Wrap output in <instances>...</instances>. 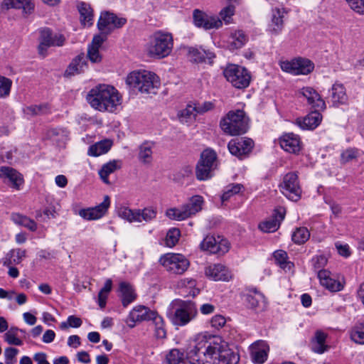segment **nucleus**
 <instances>
[{
    "label": "nucleus",
    "instance_id": "obj_1",
    "mask_svg": "<svg viewBox=\"0 0 364 364\" xmlns=\"http://www.w3.org/2000/svg\"><path fill=\"white\" fill-rule=\"evenodd\" d=\"M90 106L100 112H114L122 104V96L114 87L98 85L92 88L86 96Z\"/></svg>",
    "mask_w": 364,
    "mask_h": 364
},
{
    "label": "nucleus",
    "instance_id": "obj_2",
    "mask_svg": "<svg viewBox=\"0 0 364 364\" xmlns=\"http://www.w3.org/2000/svg\"><path fill=\"white\" fill-rule=\"evenodd\" d=\"M129 87L141 94L156 95L160 87L159 77L154 73L147 70H134L126 79Z\"/></svg>",
    "mask_w": 364,
    "mask_h": 364
},
{
    "label": "nucleus",
    "instance_id": "obj_3",
    "mask_svg": "<svg viewBox=\"0 0 364 364\" xmlns=\"http://www.w3.org/2000/svg\"><path fill=\"white\" fill-rule=\"evenodd\" d=\"M220 126L228 135H241L249 129V119L243 110H231L220 120Z\"/></svg>",
    "mask_w": 364,
    "mask_h": 364
},
{
    "label": "nucleus",
    "instance_id": "obj_4",
    "mask_svg": "<svg viewBox=\"0 0 364 364\" xmlns=\"http://www.w3.org/2000/svg\"><path fill=\"white\" fill-rule=\"evenodd\" d=\"M172 48L173 38L171 34L158 32L153 36L147 50L149 55L163 58L171 53Z\"/></svg>",
    "mask_w": 364,
    "mask_h": 364
},
{
    "label": "nucleus",
    "instance_id": "obj_5",
    "mask_svg": "<svg viewBox=\"0 0 364 364\" xmlns=\"http://www.w3.org/2000/svg\"><path fill=\"white\" fill-rule=\"evenodd\" d=\"M204 200L202 196L196 195L191 197L188 203L180 208H169L166 212V215L176 220H185L202 210Z\"/></svg>",
    "mask_w": 364,
    "mask_h": 364
},
{
    "label": "nucleus",
    "instance_id": "obj_6",
    "mask_svg": "<svg viewBox=\"0 0 364 364\" xmlns=\"http://www.w3.org/2000/svg\"><path fill=\"white\" fill-rule=\"evenodd\" d=\"M197 315L198 308L194 302L182 301L174 309L171 320L174 325L183 326L195 319Z\"/></svg>",
    "mask_w": 364,
    "mask_h": 364
},
{
    "label": "nucleus",
    "instance_id": "obj_7",
    "mask_svg": "<svg viewBox=\"0 0 364 364\" xmlns=\"http://www.w3.org/2000/svg\"><path fill=\"white\" fill-rule=\"evenodd\" d=\"M223 73L227 80L237 89H244L250 85L251 75L245 68L230 65L224 70Z\"/></svg>",
    "mask_w": 364,
    "mask_h": 364
},
{
    "label": "nucleus",
    "instance_id": "obj_8",
    "mask_svg": "<svg viewBox=\"0 0 364 364\" xmlns=\"http://www.w3.org/2000/svg\"><path fill=\"white\" fill-rule=\"evenodd\" d=\"M39 46L38 47V54L43 58L47 55V50L49 47L63 46L65 38L63 34L53 33L49 28H43L39 31Z\"/></svg>",
    "mask_w": 364,
    "mask_h": 364
},
{
    "label": "nucleus",
    "instance_id": "obj_9",
    "mask_svg": "<svg viewBox=\"0 0 364 364\" xmlns=\"http://www.w3.org/2000/svg\"><path fill=\"white\" fill-rule=\"evenodd\" d=\"M159 262L166 271L173 274H183L189 267L188 260L181 254H165L160 257Z\"/></svg>",
    "mask_w": 364,
    "mask_h": 364
},
{
    "label": "nucleus",
    "instance_id": "obj_10",
    "mask_svg": "<svg viewBox=\"0 0 364 364\" xmlns=\"http://www.w3.org/2000/svg\"><path fill=\"white\" fill-rule=\"evenodd\" d=\"M282 193L289 200L297 201L300 199L301 189L295 173L286 174L279 185Z\"/></svg>",
    "mask_w": 364,
    "mask_h": 364
},
{
    "label": "nucleus",
    "instance_id": "obj_11",
    "mask_svg": "<svg viewBox=\"0 0 364 364\" xmlns=\"http://www.w3.org/2000/svg\"><path fill=\"white\" fill-rule=\"evenodd\" d=\"M281 69L290 74L308 75L311 73L314 68V63L305 58H297L291 61H283L280 63Z\"/></svg>",
    "mask_w": 364,
    "mask_h": 364
},
{
    "label": "nucleus",
    "instance_id": "obj_12",
    "mask_svg": "<svg viewBox=\"0 0 364 364\" xmlns=\"http://www.w3.org/2000/svg\"><path fill=\"white\" fill-rule=\"evenodd\" d=\"M200 247L212 254L224 255L228 252L230 244L226 239L220 236L215 237L213 235H207L201 242Z\"/></svg>",
    "mask_w": 364,
    "mask_h": 364
},
{
    "label": "nucleus",
    "instance_id": "obj_13",
    "mask_svg": "<svg viewBox=\"0 0 364 364\" xmlns=\"http://www.w3.org/2000/svg\"><path fill=\"white\" fill-rule=\"evenodd\" d=\"M216 346L209 344L204 352L190 350L187 359L190 364H213L216 359Z\"/></svg>",
    "mask_w": 364,
    "mask_h": 364
},
{
    "label": "nucleus",
    "instance_id": "obj_14",
    "mask_svg": "<svg viewBox=\"0 0 364 364\" xmlns=\"http://www.w3.org/2000/svg\"><path fill=\"white\" fill-rule=\"evenodd\" d=\"M127 22L124 18H118L115 14L108 11L102 12L97 22L100 31L110 33L114 29L122 27Z\"/></svg>",
    "mask_w": 364,
    "mask_h": 364
},
{
    "label": "nucleus",
    "instance_id": "obj_15",
    "mask_svg": "<svg viewBox=\"0 0 364 364\" xmlns=\"http://www.w3.org/2000/svg\"><path fill=\"white\" fill-rule=\"evenodd\" d=\"M0 178L4 183L9 184L15 190H20L24 183L23 175L16 169L9 166L0 167Z\"/></svg>",
    "mask_w": 364,
    "mask_h": 364
},
{
    "label": "nucleus",
    "instance_id": "obj_16",
    "mask_svg": "<svg viewBox=\"0 0 364 364\" xmlns=\"http://www.w3.org/2000/svg\"><path fill=\"white\" fill-rule=\"evenodd\" d=\"M109 205V197L105 196L101 203L95 207L81 209L79 210L78 214L81 218L87 220H97L106 213Z\"/></svg>",
    "mask_w": 364,
    "mask_h": 364
},
{
    "label": "nucleus",
    "instance_id": "obj_17",
    "mask_svg": "<svg viewBox=\"0 0 364 364\" xmlns=\"http://www.w3.org/2000/svg\"><path fill=\"white\" fill-rule=\"evenodd\" d=\"M205 275L213 281L229 282L232 278V272L222 264L208 265L205 269Z\"/></svg>",
    "mask_w": 364,
    "mask_h": 364
},
{
    "label": "nucleus",
    "instance_id": "obj_18",
    "mask_svg": "<svg viewBox=\"0 0 364 364\" xmlns=\"http://www.w3.org/2000/svg\"><path fill=\"white\" fill-rule=\"evenodd\" d=\"M254 141L250 138L232 139L228 146L230 152L237 157L246 156L252 151Z\"/></svg>",
    "mask_w": 364,
    "mask_h": 364
},
{
    "label": "nucleus",
    "instance_id": "obj_19",
    "mask_svg": "<svg viewBox=\"0 0 364 364\" xmlns=\"http://www.w3.org/2000/svg\"><path fill=\"white\" fill-rule=\"evenodd\" d=\"M286 209L279 206L274 210V213L271 218L259 223V228L264 232H274L278 230L281 222L284 219Z\"/></svg>",
    "mask_w": 364,
    "mask_h": 364
},
{
    "label": "nucleus",
    "instance_id": "obj_20",
    "mask_svg": "<svg viewBox=\"0 0 364 364\" xmlns=\"http://www.w3.org/2000/svg\"><path fill=\"white\" fill-rule=\"evenodd\" d=\"M193 21L197 27H202L206 30L218 28L222 26V21L218 18L208 17L203 11L196 9L193 14Z\"/></svg>",
    "mask_w": 364,
    "mask_h": 364
},
{
    "label": "nucleus",
    "instance_id": "obj_21",
    "mask_svg": "<svg viewBox=\"0 0 364 364\" xmlns=\"http://www.w3.org/2000/svg\"><path fill=\"white\" fill-rule=\"evenodd\" d=\"M317 274L321 284L329 291L336 292L343 289V284L336 279L335 275L330 271L318 269Z\"/></svg>",
    "mask_w": 364,
    "mask_h": 364
},
{
    "label": "nucleus",
    "instance_id": "obj_22",
    "mask_svg": "<svg viewBox=\"0 0 364 364\" xmlns=\"http://www.w3.org/2000/svg\"><path fill=\"white\" fill-rule=\"evenodd\" d=\"M299 93L306 99L311 108L317 110H324L326 109L324 100L313 87H304L300 90Z\"/></svg>",
    "mask_w": 364,
    "mask_h": 364
},
{
    "label": "nucleus",
    "instance_id": "obj_23",
    "mask_svg": "<svg viewBox=\"0 0 364 364\" xmlns=\"http://www.w3.org/2000/svg\"><path fill=\"white\" fill-rule=\"evenodd\" d=\"M287 11L284 8H274L272 10L271 21L268 26V31L272 35L279 34L284 27V16Z\"/></svg>",
    "mask_w": 364,
    "mask_h": 364
},
{
    "label": "nucleus",
    "instance_id": "obj_24",
    "mask_svg": "<svg viewBox=\"0 0 364 364\" xmlns=\"http://www.w3.org/2000/svg\"><path fill=\"white\" fill-rule=\"evenodd\" d=\"M2 8L6 9H21L24 16H28L34 11L35 4L33 0H4Z\"/></svg>",
    "mask_w": 364,
    "mask_h": 364
},
{
    "label": "nucleus",
    "instance_id": "obj_25",
    "mask_svg": "<svg viewBox=\"0 0 364 364\" xmlns=\"http://www.w3.org/2000/svg\"><path fill=\"white\" fill-rule=\"evenodd\" d=\"M216 161H199L196 166V176L199 181L211 178L213 171L217 168Z\"/></svg>",
    "mask_w": 364,
    "mask_h": 364
},
{
    "label": "nucleus",
    "instance_id": "obj_26",
    "mask_svg": "<svg viewBox=\"0 0 364 364\" xmlns=\"http://www.w3.org/2000/svg\"><path fill=\"white\" fill-rule=\"evenodd\" d=\"M281 147L287 152L298 154L301 150V141L297 135L292 133L284 134L279 139Z\"/></svg>",
    "mask_w": 364,
    "mask_h": 364
},
{
    "label": "nucleus",
    "instance_id": "obj_27",
    "mask_svg": "<svg viewBox=\"0 0 364 364\" xmlns=\"http://www.w3.org/2000/svg\"><path fill=\"white\" fill-rule=\"evenodd\" d=\"M269 346L262 341H259L250 346V353L252 360L255 363L262 364L265 362L267 358V353Z\"/></svg>",
    "mask_w": 364,
    "mask_h": 364
},
{
    "label": "nucleus",
    "instance_id": "obj_28",
    "mask_svg": "<svg viewBox=\"0 0 364 364\" xmlns=\"http://www.w3.org/2000/svg\"><path fill=\"white\" fill-rule=\"evenodd\" d=\"M245 300L247 305L258 311H263L266 307V301L264 295L258 291L251 290L245 294Z\"/></svg>",
    "mask_w": 364,
    "mask_h": 364
},
{
    "label": "nucleus",
    "instance_id": "obj_29",
    "mask_svg": "<svg viewBox=\"0 0 364 364\" xmlns=\"http://www.w3.org/2000/svg\"><path fill=\"white\" fill-rule=\"evenodd\" d=\"M320 110L315 109L302 119H298L296 124L303 129H314L321 123L322 115Z\"/></svg>",
    "mask_w": 364,
    "mask_h": 364
},
{
    "label": "nucleus",
    "instance_id": "obj_30",
    "mask_svg": "<svg viewBox=\"0 0 364 364\" xmlns=\"http://www.w3.org/2000/svg\"><path fill=\"white\" fill-rule=\"evenodd\" d=\"M26 257V250L21 248L11 249L2 258L1 262L5 267L17 265Z\"/></svg>",
    "mask_w": 364,
    "mask_h": 364
},
{
    "label": "nucleus",
    "instance_id": "obj_31",
    "mask_svg": "<svg viewBox=\"0 0 364 364\" xmlns=\"http://www.w3.org/2000/svg\"><path fill=\"white\" fill-rule=\"evenodd\" d=\"M156 314V312L152 311L144 306H139L135 307L131 311L129 318L133 322L145 320L151 321L153 317H154Z\"/></svg>",
    "mask_w": 364,
    "mask_h": 364
},
{
    "label": "nucleus",
    "instance_id": "obj_32",
    "mask_svg": "<svg viewBox=\"0 0 364 364\" xmlns=\"http://www.w3.org/2000/svg\"><path fill=\"white\" fill-rule=\"evenodd\" d=\"M328 334L321 330H317L311 339V349L314 352L321 354L328 349L326 344Z\"/></svg>",
    "mask_w": 364,
    "mask_h": 364
},
{
    "label": "nucleus",
    "instance_id": "obj_33",
    "mask_svg": "<svg viewBox=\"0 0 364 364\" xmlns=\"http://www.w3.org/2000/svg\"><path fill=\"white\" fill-rule=\"evenodd\" d=\"M196 286V280L191 278L181 279L176 284V287L181 294L191 296H195L199 293V289Z\"/></svg>",
    "mask_w": 364,
    "mask_h": 364
},
{
    "label": "nucleus",
    "instance_id": "obj_34",
    "mask_svg": "<svg viewBox=\"0 0 364 364\" xmlns=\"http://www.w3.org/2000/svg\"><path fill=\"white\" fill-rule=\"evenodd\" d=\"M87 68V63L83 54L77 55L75 58L67 68L65 75L66 77L73 76L84 72Z\"/></svg>",
    "mask_w": 364,
    "mask_h": 364
},
{
    "label": "nucleus",
    "instance_id": "obj_35",
    "mask_svg": "<svg viewBox=\"0 0 364 364\" xmlns=\"http://www.w3.org/2000/svg\"><path fill=\"white\" fill-rule=\"evenodd\" d=\"M346 89L343 84L336 82L331 87V100L334 106L345 104L347 102Z\"/></svg>",
    "mask_w": 364,
    "mask_h": 364
},
{
    "label": "nucleus",
    "instance_id": "obj_36",
    "mask_svg": "<svg viewBox=\"0 0 364 364\" xmlns=\"http://www.w3.org/2000/svg\"><path fill=\"white\" fill-rule=\"evenodd\" d=\"M188 57L189 60L193 63H203L205 62L206 60H210L215 58V55L209 51L204 50H199L196 48H189L188 52Z\"/></svg>",
    "mask_w": 364,
    "mask_h": 364
},
{
    "label": "nucleus",
    "instance_id": "obj_37",
    "mask_svg": "<svg viewBox=\"0 0 364 364\" xmlns=\"http://www.w3.org/2000/svg\"><path fill=\"white\" fill-rule=\"evenodd\" d=\"M122 167L120 161H109L105 164L99 171L101 180L106 184H110L108 179L109 175Z\"/></svg>",
    "mask_w": 364,
    "mask_h": 364
},
{
    "label": "nucleus",
    "instance_id": "obj_38",
    "mask_svg": "<svg viewBox=\"0 0 364 364\" xmlns=\"http://www.w3.org/2000/svg\"><path fill=\"white\" fill-rule=\"evenodd\" d=\"M119 290L121 293L122 303L124 306H128L133 302L136 294L134 292L132 287L127 282H122L119 284Z\"/></svg>",
    "mask_w": 364,
    "mask_h": 364
},
{
    "label": "nucleus",
    "instance_id": "obj_39",
    "mask_svg": "<svg viewBox=\"0 0 364 364\" xmlns=\"http://www.w3.org/2000/svg\"><path fill=\"white\" fill-rule=\"evenodd\" d=\"M217 346L216 355H218V359L225 364H237L240 358L239 355L231 351L230 349H224L223 346Z\"/></svg>",
    "mask_w": 364,
    "mask_h": 364
},
{
    "label": "nucleus",
    "instance_id": "obj_40",
    "mask_svg": "<svg viewBox=\"0 0 364 364\" xmlns=\"http://www.w3.org/2000/svg\"><path fill=\"white\" fill-rule=\"evenodd\" d=\"M112 146V141L109 139H104L90 146L88 149V154L91 156H99L106 154Z\"/></svg>",
    "mask_w": 364,
    "mask_h": 364
},
{
    "label": "nucleus",
    "instance_id": "obj_41",
    "mask_svg": "<svg viewBox=\"0 0 364 364\" xmlns=\"http://www.w3.org/2000/svg\"><path fill=\"white\" fill-rule=\"evenodd\" d=\"M46 136L52 142L55 143L59 147L65 146L67 140V134L64 130L58 129H50L46 132Z\"/></svg>",
    "mask_w": 364,
    "mask_h": 364
},
{
    "label": "nucleus",
    "instance_id": "obj_42",
    "mask_svg": "<svg viewBox=\"0 0 364 364\" xmlns=\"http://www.w3.org/2000/svg\"><path fill=\"white\" fill-rule=\"evenodd\" d=\"M11 218L15 224L23 226L32 232L37 230L36 223L26 215L20 213H12Z\"/></svg>",
    "mask_w": 364,
    "mask_h": 364
},
{
    "label": "nucleus",
    "instance_id": "obj_43",
    "mask_svg": "<svg viewBox=\"0 0 364 364\" xmlns=\"http://www.w3.org/2000/svg\"><path fill=\"white\" fill-rule=\"evenodd\" d=\"M247 36L241 31H236L231 33L228 41V48L231 50L242 48L247 42Z\"/></svg>",
    "mask_w": 364,
    "mask_h": 364
},
{
    "label": "nucleus",
    "instance_id": "obj_44",
    "mask_svg": "<svg viewBox=\"0 0 364 364\" xmlns=\"http://www.w3.org/2000/svg\"><path fill=\"white\" fill-rule=\"evenodd\" d=\"M196 107L194 105H188L185 109L178 112V118L183 124H190L193 122L197 115Z\"/></svg>",
    "mask_w": 364,
    "mask_h": 364
},
{
    "label": "nucleus",
    "instance_id": "obj_45",
    "mask_svg": "<svg viewBox=\"0 0 364 364\" xmlns=\"http://www.w3.org/2000/svg\"><path fill=\"white\" fill-rule=\"evenodd\" d=\"M117 215L119 218L129 223L139 222V213L136 212V209H130L126 206H121L117 209Z\"/></svg>",
    "mask_w": 364,
    "mask_h": 364
},
{
    "label": "nucleus",
    "instance_id": "obj_46",
    "mask_svg": "<svg viewBox=\"0 0 364 364\" xmlns=\"http://www.w3.org/2000/svg\"><path fill=\"white\" fill-rule=\"evenodd\" d=\"M78 11L80 14L81 22L84 25H92V10L90 6L86 3L82 2L78 6Z\"/></svg>",
    "mask_w": 364,
    "mask_h": 364
},
{
    "label": "nucleus",
    "instance_id": "obj_47",
    "mask_svg": "<svg viewBox=\"0 0 364 364\" xmlns=\"http://www.w3.org/2000/svg\"><path fill=\"white\" fill-rule=\"evenodd\" d=\"M151 325L154 327V335L157 338H164L166 336V331L164 327L163 318L157 314L151 320Z\"/></svg>",
    "mask_w": 364,
    "mask_h": 364
},
{
    "label": "nucleus",
    "instance_id": "obj_48",
    "mask_svg": "<svg viewBox=\"0 0 364 364\" xmlns=\"http://www.w3.org/2000/svg\"><path fill=\"white\" fill-rule=\"evenodd\" d=\"M275 262L284 269L291 270L294 264L287 260V253L284 250H277L273 254Z\"/></svg>",
    "mask_w": 364,
    "mask_h": 364
},
{
    "label": "nucleus",
    "instance_id": "obj_49",
    "mask_svg": "<svg viewBox=\"0 0 364 364\" xmlns=\"http://www.w3.org/2000/svg\"><path fill=\"white\" fill-rule=\"evenodd\" d=\"M350 338L358 344H364V321L358 322L350 331Z\"/></svg>",
    "mask_w": 364,
    "mask_h": 364
},
{
    "label": "nucleus",
    "instance_id": "obj_50",
    "mask_svg": "<svg viewBox=\"0 0 364 364\" xmlns=\"http://www.w3.org/2000/svg\"><path fill=\"white\" fill-rule=\"evenodd\" d=\"M310 237V233L306 228H296L292 234L291 238L296 244H304Z\"/></svg>",
    "mask_w": 364,
    "mask_h": 364
},
{
    "label": "nucleus",
    "instance_id": "obj_51",
    "mask_svg": "<svg viewBox=\"0 0 364 364\" xmlns=\"http://www.w3.org/2000/svg\"><path fill=\"white\" fill-rule=\"evenodd\" d=\"M168 364H186L184 354L178 349H172L166 355Z\"/></svg>",
    "mask_w": 364,
    "mask_h": 364
},
{
    "label": "nucleus",
    "instance_id": "obj_52",
    "mask_svg": "<svg viewBox=\"0 0 364 364\" xmlns=\"http://www.w3.org/2000/svg\"><path fill=\"white\" fill-rule=\"evenodd\" d=\"M242 189H244V186L240 183H232L228 185L221 196L222 201L225 202L228 200L232 196L239 193Z\"/></svg>",
    "mask_w": 364,
    "mask_h": 364
},
{
    "label": "nucleus",
    "instance_id": "obj_53",
    "mask_svg": "<svg viewBox=\"0 0 364 364\" xmlns=\"http://www.w3.org/2000/svg\"><path fill=\"white\" fill-rule=\"evenodd\" d=\"M180 236L181 232L179 229L176 228H171L166 233L165 245L168 247H174L178 242Z\"/></svg>",
    "mask_w": 364,
    "mask_h": 364
},
{
    "label": "nucleus",
    "instance_id": "obj_54",
    "mask_svg": "<svg viewBox=\"0 0 364 364\" xmlns=\"http://www.w3.org/2000/svg\"><path fill=\"white\" fill-rule=\"evenodd\" d=\"M19 329L16 327H11L5 334L4 340L10 345L21 346L23 341L17 337Z\"/></svg>",
    "mask_w": 364,
    "mask_h": 364
},
{
    "label": "nucleus",
    "instance_id": "obj_55",
    "mask_svg": "<svg viewBox=\"0 0 364 364\" xmlns=\"http://www.w3.org/2000/svg\"><path fill=\"white\" fill-rule=\"evenodd\" d=\"M210 339V336L206 333H200L197 334L194 339L195 346L191 350L200 351L202 348H206V344L208 343Z\"/></svg>",
    "mask_w": 364,
    "mask_h": 364
},
{
    "label": "nucleus",
    "instance_id": "obj_56",
    "mask_svg": "<svg viewBox=\"0 0 364 364\" xmlns=\"http://www.w3.org/2000/svg\"><path fill=\"white\" fill-rule=\"evenodd\" d=\"M139 213V222H149L154 220L156 216V211L152 208H145L143 210L136 209Z\"/></svg>",
    "mask_w": 364,
    "mask_h": 364
},
{
    "label": "nucleus",
    "instance_id": "obj_57",
    "mask_svg": "<svg viewBox=\"0 0 364 364\" xmlns=\"http://www.w3.org/2000/svg\"><path fill=\"white\" fill-rule=\"evenodd\" d=\"M11 85L12 81L9 78L0 75V97L9 95Z\"/></svg>",
    "mask_w": 364,
    "mask_h": 364
},
{
    "label": "nucleus",
    "instance_id": "obj_58",
    "mask_svg": "<svg viewBox=\"0 0 364 364\" xmlns=\"http://www.w3.org/2000/svg\"><path fill=\"white\" fill-rule=\"evenodd\" d=\"M48 110V106L43 105H31L24 109V113L30 116H36L46 113Z\"/></svg>",
    "mask_w": 364,
    "mask_h": 364
},
{
    "label": "nucleus",
    "instance_id": "obj_59",
    "mask_svg": "<svg viewBox=\"0 0 364 364\" xmlns=\"http://www.w3.org/2000/svg\"><path fill=\"white\" fill-rule=\"evenodd\" d=\"M235 11V7L232 4H229L220 11V16L225 23L230 22L231 17L234 15Z\"/></svg>",
    "mask_w": 364,
    "mask_h": 364
},
{
    "label": "nucleus",
    "instance_id": "obj_60",
    "mask_svg": "<svg viewBox=\"0 0 364 364\" xmlns=\"http://www.w3.org/2000/svg\"><path fill=\"white\" fill-rule=\"evenodd\" d=\"M154 145L151 143L146 142L141 144L139 147V158L141 159H146L152 156V149Z\"/></svg>",
    "mask_w": 364,
    "mask_h": 364
},
{
    "label": "nucleus",
    "instance_id": "obj_61",
    "mask_svg": "<svg viewBox=\"0 0 364 364\" xmlns=\"http://www.w3.org/2000/svg\"><path fill=\"white\" fill-rule=\"evenodd\" d=\"M363 151L355 148H349L341 154L342 159H355L362 157Z\"/></svg>",
    "mask_w": 364,
    "mask_h": 364
},
{
    "label": "nucleus",
    "instance_id": "obj_62",
    "mask_svg": "<svg viewBox=\"0 0 364 364\" xmlns=\"http://www.w3.org/2000/svg\"><path fill=\"white\" fill-rule=\"evenodd\" d=\"M352 10L364 15V0H346Z\"/></svg>",
    "mask_w": 364,
    "mask_h": 364
},
{
    "label": "nucleus",
    "instance_id": "obj_63",
    "mask_svg": "<svg viewBox=\"0 0 364 364\" xmlns=\"http://www.w3.org/2000/svg\"><path fill=\"white\" fill-rule=\"evenodd\" d=\"M18 353V350L15 348L9 347L4 350L5 363L11 364L15 361L16 356Z\"/></svg>",
    "mask_w": 364,
    "mask_h": 364
},
{
    "label": "nucleus",
    "instance_id": "obj_64",
    "mask_svg": "<svg viewBox=\"0 0 364 364\" xmlns=\"http://www.w3.org/2000/svg\"><path fill=\"white\" fill-rule=\"evenodd\" d=\"M99 48L92 46H89L88 47L87 56L92 63H98L101 60Z\"/></svg>",
    "mask_w": 364,
    "mask_h": 364
}]
</instances>
